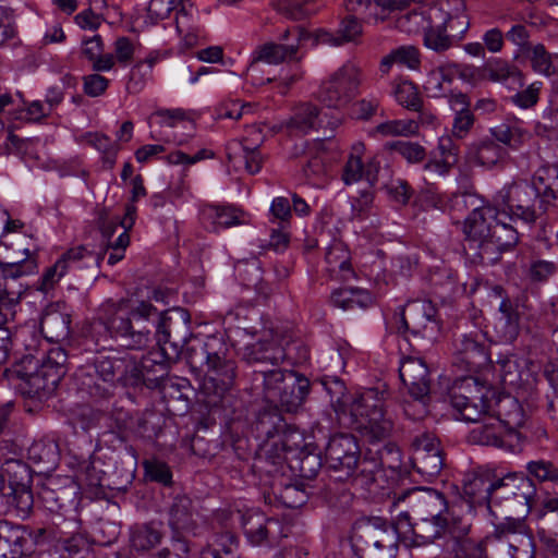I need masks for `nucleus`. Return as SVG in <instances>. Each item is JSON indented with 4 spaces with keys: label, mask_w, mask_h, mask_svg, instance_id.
<instances>
[{
    "label": "nucleus",
    "mask_w": 558,
    "mask_h": 558,
    "mask_svg": "<svg viewBox=\"0 0 558 558\" xmlns=\"http://www.w3.org/2000/svg\"><path fill=\"white\" fill-rule=\"evenodd\" d=\"M174 320L168 312H159L149 301L137 299L108 300L97 312L99 325L109 336L131 350L146 349L153 340L161 350L170 343L174 349L185 344L189 316L180 311Z\"/></svg>",
    "instance_id": "1"
},
{
    "label": "nucleus",
    "mask_w": 558,
    "mask_h": 558,
    "mask_svg": "<svg viewBox=\"0 0 558 558\" xmlns=\"http://www.w3.org/2000/svg\"><path fill=\"white\" fill-rule=\"evenodd\" d=\"M384 13L407 11L396 21L399 31L407 34L424 35V44L435 51H445L452 45V37L447 27L462 36L469 28V19L464 14L465 4L462 0H441L427 3L426 0H374Z\"/></svg>",
    "instance_id": "2"
},
{
    "label": "nucleus",
    "mask_w": 558,
    "mask_h": 558,
    "mask_svg": "<svg viewBox=\"0 0 558 558\" xmlns=\"http://www.w3.org/2000/svg\"><path fill=\"white\" fill-rule=\"evenodd\" d=\"M385 393L377 389H366L347 395L338 400L337 413L349 414L351 423L375 439H383L393 429V421L384 408Z\"/></svg>",
    "instance_id": "3"
},
{
    "label": "nucleus",
    "mask_w": 558,
    "mask_h": 558,
    "mask_svg": "<svg viewBox=\"0 0 558 558\" xmlns=\"http://www.w3.org/2000/svg\"><path fill=\"white\" fill-rule=\"evenodd\" d=\"M311 38V34L301 26L287 28L280 36L279 41H268L258 46L253 52V62H265L268 64H280L283 62L293 63L290 71L281 76L280 84L286 93L293 84L301 81L304 71L300 65L302 59L299 51L302 45Z\"/></svg>",
    "instance_id": "4"
},
{
    "label": "nucleus",
    "mask_w": 558,
    "mask_h": 558,
    "mask_svg": "<svg viewBox=\"0 0 558 558\" xmlns=\"http://www.w3.org/2000/svg\"><path fill=\"white\" fill-rule=\"evenodd\" d=\"M187 359L192 367H198L204 373L202 389L209 398L208 404L217 405L234 385V362L209 352L208 343L189 348Z\"/></svg>",
    "instance_id": "5"
},
{
    "label": "nucleus",
    "mask_w": 558,
    "mask_h": 558,
    "mask_svg": "<svg viewBox=\"0 0 558 558\" xmlns=\"http://www.w3.org/2000/svg\"><path fill=\"white\" fill-rule=\"evenodd\" d=\"M359 453V445L352 435L332 436L325 452L326 463L333 473L331 476L340 482H373L377 464L367 460L360 461Z\"/></svg>",
    "instance_id": "6"
},
{
    "label": "nucleus",
    "mask_w": 558,
    "mask_h": 558,
    "mask_svg": "<svg viewBox=\"0 0 558 558\" xmlns=\"http://www.w3.org/2000/svg\"><path fill=\"white\" fill-rule=\"evenodd\" d=\"M465 239L480 244H518V231L500 218L493 204L482 210H473L464 222Z\"/></svg>",
    "instance_id": "7"
},
{
    "label": "nucleus",
    "mask_w": 558,
    "mask_h": 558,
    "mask_svg": "<svg viewBox=\"0 0 558 558\" xmlns=\"http://www.w3.org/2000/svg\"><path fill=\"white\" fill-rule=\"evenodd\" d=\"M542 198L539 189L534 181L514 182L504 186L495 195L493 206L498 211L500 218L505 217L512 220L521 219L525 222H532L537 217L538 201Z\"/></svg>",
    "instance_id": "8"
},
{
    "label": "nucleus",
    "mask_w": 558,
    "mask_h": 558,
    "mask_svg": "<svg viewBox=\"0 0 558 558\" xmlns=\"http://www.w3.org/2000/svg\"><path fill=\"white\" fill-rule=\"evenodd\" d=\"M361 84V70L352 61H347L324 80L317 98L329 108L342 109L357 95Z\"/></svg>",
    "instance_id": "9"
},
{
    "label": "nucleus",
    "mask_w": 558,
    "mask_h": 558,
    "mask_svg": "<svg viewBox=\"0 0 558 558\" xmlns=\"http://www.w3.org/2000/svg\"><path fill=\"white\" fill-rule=\"evenodd\" d=\"M352 542L361 558H396L398 553L397 530L386 523L361 527Z\"/></svg>",
    "instance_id": "10"
},
{
    "label": "nucleus",
    "mask_w": 558,
    "mask_h": 558,
    "mask_svg": "<svg viewBox=\"0 0 558 558\" xmlns=\"http://www.w3.org/2000/svg\"><path fill=\"white\" fill-rule=\"evenodd\" d=\"M437 311L429 301L410 302L398 317V332L411 331L415 337L436 340L440 325L436 317Z\"/></svg>",
    "instance_id": "11"
},
{
    "label": "nucleus",
    "mask_w": 558,
    "mask_h": 558,
    "mask_svg": "<svg viewBox=\"0 0 558 558\" xmlns=\"http://www.w3.org/2000/svg\"><path fill=\"white\" fill-rule=\"evenodd\" d=\"M241 525L247 543L252 546L272 548L287 536L284 526L278 519L267 517L257 509L245 511Z\"/></svg>",
    "instance_id": "12"
},
{
    "label": "nucleus",
    "mask_w": 558,
    "mask_h": 558,
    "mask_svg": "<svg viewBox=\"0 0 558 558\" xmlns=\"http://www.w3.org/2000/svg\"><path fill=\"white\" fill-rule=\"evenodd\" d=\"M408 500L412 512L416 518L437 519L451 517L445 496L433 488L413 487L396 496V502Z\"/></svg>",
    "instance_id": "13"
},
{
    "label": "nucleus",
    "mask_w": 558,
    "mask_h": 558,
    "mask_svg": "<svg viewBox=\"0 0 558 558\" xmlns=\"http://www.w3.org/2000/svg\"><path fill=\"white\" fill-rule=\"evenodd\" d=\"M125 372L124 361L110 356H99L94 363V375L88 374L89 381H83L92 397L107 398L113 391L114 384Z\"/></svg>",
    "instance_id": "14"
},
{
    "label": "nucleus",
    "mask_w": 558,
    "mask_h": 558,
    "mask_svg": "<svg viewBox=\"0 0 558 558\" xmlns=\"http://www.w3.org/2000/svg\"><path fill=\"white\" fill-rule=\"evenodd\" d=\"M325 118L326 114H322L316 105L303 102L294 108L292 116L286 122V128L292 133L307 134L318 129L333 132L342 123L339 116L331 117L327 121H325Z\"/></svg>",
    "instance_id": "15"
},
{
    "label": "nucleus",
    "mask_w": 558,
    "mask_h": 558,
    "mask_svg": "<svg viewBox=\"0 0 558 558\" xmlns=\"http://www.w3.org/2000/svg\"><path fill=\"white\" fill-rule=\"evenodd\" d=\"M454 353L470 371H478L489 362L487 340L480 330L459 336L454 342Z\"/></svg>",
    "instance_id": "16"
},
{
    "label": "nucleus",
    "mask_w": 558,
    "mask_h": 558,
    "mask_svg": "<svg viewBox=\"0 0 558 558\" xmlns=\"http://www.w3.org/2000/svg\"><path fill=\"white\" fill-rule=\"evenodd\" d=\"M493 293L501 298L498 307L499 317L495 325L496 333L500 341L513 342L520 332L521 308L523 305L520 304L519 300L513 301L504 296V289L500 286L494 287Z\"/></svg>",
    "instance_id": "17"
},
{
    "label": "nucleus",
    "mask_w": 558,
    "mask_h": 558,
    "mask_svg": "<svg viewBox=\"0 0 558 558\" xmlns=\"http://www.w3.org/2000/svg\"><path fill=\"white\" fill-rule=\"evenodd\" d=\"M174 24L184 49L198 44L203 36L198 11L191 0H174Z\"/></svg>",
    "instance_id": "18"
},
{
    "label": "nucleus",
    "mask_w": 558,
    "mask_h": 558,
    "mask_svg": "<svg viewBox=\"0 0 558 558\" xmlns=\"http://www.w3.org/2000/svg\"><path fill=\"white\" fill-rule=\"evenodd\" d=\"M494 535L499 541H505L507 546H519L522 558L534 557V541L523 519L507 517L504 522L495 526Z\"/></svg>",
    "instance_id": "19"
},
{
    "label": "nucleus",
    "mask_w": 558,
    "mask_h": 558,
    "mask_svg": "<svg viewBox=\"0 0 558 558\" xmlns=\"http://www.w3.org/2000/svg\"><path fill=\"white\" fill-rule=\"evenodd\" d=\"M399 376L411 397L422 400L429 395L428 368L420 357L404 356L400 360Z\"/></svg>",
    "instance_id": "20"
},
{
    "label": "nucleus",
    "mask_w": 558,
    "mask_h": 558,
    "mask_svg": "<svg viewBox=\"0 0 558 558\" xmlns=\"http://www.w3.org/2000/svg\"><path fill=\"white\" fill-rule=\"evenodd\" d=\"M514 437L517 435L510 434V430L492 414L485 416L470 433L473 442L497 448L510 447Z\"/></svg>",
    "instance_id": "21"
},
{
    "label": "nucleus",
    "mask_w": 558,
    "mask_h": 558,
    "mask_svg": "<svg viewBox=\"0 0 558 558\" xmlns=\"http://www.w3.org/2000/svg\"><path fill=\"white\" fill-rule=\"evenodd\" d=\"M284 388L280 392H274L270 405L281 407L287 412L296 411L304 402L310 391V381L305 377L289 373Z\"/></svg>",
    "instance_id": "22"
},
{
    "label": "nucleus",
    "mask_w": 558,
    "mask_h": 558,
    "mask_svg": "<svg viewBox=\"0 0 558 558\" xmlns=\"http://www.w3.org/2000/svg\"><path fill=\"white\" fill-rule=\"evenodd\" d=\"M489 400H492L490 414L500 421L510 434L517 435V429L521 427L525 420L522 405L517 398L510 395H498L488 390Z\"/></svg>",
    "instance_id": "23"
},
{
    "label": "nucleus",
    "mask_w": 558,
    "mask_h": 558,
    "mask_svg": "<svg viewBox=\"0 0 558 558\" xmlns=\"http://www.w3.org/2000/svg\"><path fill=\"white\" fill-rule=\"evenodd\" d=\"M245 215L241 209L230 205H205L201 209V220L211 232L244 223Z\"/></svg>",
    "instance_id": "24"
},
{
    "label": "nucleus",
    "mask_w": 558,
    "mask_h": 558,
    "mask_svg": "<svg viewBox=\"0 0 558 558\" xmlns=\"http://www.w3.org/2000/svg\"><path fill=\"white\" fill-rule=\"evenodd\" d=\"M451 404L465 422L480 424L485 416L490 414L492 400L488 390L478 398L470 399L463 395H452Z\"/></svg>",
    "instance_id": "25"
},
{
    "label": "nucleus",
    "mask_w": 558,
    "mask_h": 558,
    "mask_svg": "<svg viewBox=\"0 0 558 558\" xmlns=\"http://www.w3.org/2000/svg\"><path fill=\"white\" fill-rule=\"evenodd\" d=\"M468 155L471 161L490 169L502 162L507 156V149L498 144L495 138H483L470 145Z\"/></svg>",
    "instance_id": "26"
},
{
    "label": "nucleus",
    "mask_w": 558,
    "mask_h": 558,
    "mask_svg": "<svg viewBox=\"0 0 558 558\" xmlns=\"http://www.w3.org/2000/svg\"><path fill=\"white\" fill-rule=\"evenodd\" d=\"M456 63L446 62L432 69L424 82V90L432 98H440L449 93L450 86L456 78Z\"/></svg>",
    "instance_id": "27"
},
{
    "label": "nucleus",
    "mask_w": 558,
    "mask_h": 558,
    "mask_svg": "<svg viewBox=\"0 0 558 558\" xmlns=\"http://www.w3.org/2000/svg\"><path fill=\"white\" fill-rule=\"evenodd\" d=\"M66 361L68 354L62 348L56 347L48 351L38 369V376L46 381L45 388L53 389L58 386L68 371Z\"/></svg>",
    "instance_id": "28"
},
{
    "label": "nucleus",
    "mask_w": 558,
    "mask_h": 558,
    "mask_svg": "<svg viewBox=\"0 0 558 558\" xmlns=\"http://www.w3.org/2000/svg\"><path fill=\"white\" fill-rule=\"evenodd\" d=\"M243 356L248 363H269L271 365H278L284 361L287 353L281 343L274 340L268 341L267 339H262L254 344L246 345Z\"/></svg>",
    "instance_id": "29"
},
{
    "label": "nucleus",
    "mask_w": 558,
    "mask_h": 558,
    "mask_svg": "<svg viewBox=\"0 0 558 558\" xmlns=\"http://www.w3.org/2000/svg\"><path fill=\"white\" fill-rule=\"evenodd\" d=\"M272 219L278 220V227L271 229L270 244H289L291 233L289 231L291 218V204L287 197H275L270 205Z\"/></svg>",
    "instance_id": "30"
},
{
    "label": "nucleus",
    "mask_w": 558,
    "mask_h": 558,
    "mask_svg": "<svg viewBox=\"0 0 558 558\" xmlns=\"http://www.w3.org/2000/svg\"><path fill=\"white\" fill-rule=\"evenodd\" d=\"M490 135L510 149H519L531 138V133L517 119L502 122L489 130Z\"/></svg>",
    "instance_id": "31"
},
{
    "label": "nucleus",
    "mask_w": 558,
    "mask_h": 558,
    "mask_svg": "<svg viewBox=\"0 0 558 558\" xmlns=\"http://www.w3.org/2000/svg\"><path fill=\"white\" fill-rule=\"evenodd\" d=\"M533 178L542 195V198L538 201V209L544 211L545 204L551 201L558 206V165L541 167Z\"/></svg>",
    "instance_id": "32"
},
{
    "label": "nucleus",
    "mask_w": 558,
    "mask_h": 558,
    "mask_svg": "<svg viewBox=\"0 0 558 558\" xmlns=\"http://www.w3.org/2000/svg\"><path fill=\"white\" fill-rule=\"evenodd\" d=\"M25 542V534L20 525L0 520V558H19Z\"/></svg>",
    "instance_id": "33"
},
{
    "label": "nucleus",
    "mask_w": 558,
    "mask_h": 558,
    "mask_svg": "<svg viewBox=\"0 0 558 558\" xmlns=\"http://www.w3.org/2000/svg\"><path fill=\"white\" fill-rule=\"evenodd\" d=\"M452 517H439L435 519L416 518L413 523L412 533L424 543H432L437 538L445 536L451 531Z\"/></svg>",
    "instance_id": "34"
},
{
    "label": "nucleus",
    "mask_w": 558,
    "mask_h": 558,
    "mask_svg": "<svg viewBox=\"0 0 558 558\" xmlns=\"http://www.w3.org/2000/svg\"><path fill=\"white\" fill-rule=\"evenodd\" d=\"M40 331L50 342H60L70 335V317L66 314L52 311L46 313L40 320Z\"/></svg>",
    "instance_id": "35"
},
{
    "label": "nucleus",
    "mask_w": 558,
    "mask_h": 558,
    "mask_svg": "<svg viewBox=\"0 0 558 558\" xmlns=\"http://www.w3.org/2000/svg\"><path fill=\"white\" fill-rule=\"evenodd\" d=\"M162 530L155 523L141 524L131 529L130 545L138 553L148 551L161 542Z\"/></svg>",
    "instance_id": "36"
},
{
    "label": "nucleus",
    "mask_w": 558,
    "mask_h": 558,
    "mask_svg": "<svg viewBox=\"0 0 558 558\" xmlns=\"http://www.w3.org/2000/svg\"><path fill=\"white\" fill-rule=\"evenodd\" d=\"M527 361L517 357H507L499 362V372L505 385L520 386L529 384L533 377L532 372L526 369Z\"/></svg>",
    "instance_id": "37"
},
{
    "label": "nucleus",
    "mask_w": 558,
    "mask_h": 558,
    "mask_svg": "<svg viewBox=\"0 0 558 558\" xmlns=\"http://www.w3.org/2000/svg\"><path fill=\"white\" fill-rule=\"evenodd\" d=\"M331 302L335 306L347 311L354 307H368L373 303V298L366 290L359 288H343L332 292Z\"/></svg>",
    "instance_id": "38"
},
{
    "label": "nucleus",
    "mask_w": 558,
    "mask_h": 558,
    "mask_svg": "<svg viewBox=\"0 0 558 558\" xmlns=\"http://www.w3.org/2000/svg\"><path fill=\"white\" fill-rule=\"evenodd\" d=\"M7 493H2L8 510L15 511L19 515H27L34 504L31 489L24 484H10Z\"/></svg>",
    "instance_id": "39"
},
{
    "label": "nucleus",
    "mask_w": 558,
    "mask_h": 558,
    "mask_svg": "<svg viewBox=\"0 0 558 558\" xmlns=\"http://www.w3.org/2000/svg\"><path fill=\"white\" fill-rule=\"evenodd\" d=\"M317 0H274V9L289 20H302L314 14L318 8Z\"/></svg>",
    "instance_id": "40"
},
{
    "label": "nucleus",
    "mask_w": 558,
    "mask_h": 558,
    "mask_svg": "<svg viewBox=\"0 0 558 558\" xmlns=\"http://www.w3.org/2000/svg\"><path fill=\"white\" fill-rule=\"evenodd\" d=\"M19 256H8L0 260V265L3 268V272L14 278L21 276L31 275L37 269V263L33 254L28 248L19 251Z\"/></svg>",
    "instance_id": "41"
},
{
    "label": "nucleus",
    "mask_w": 558,
    "mask_h": 558,
    "mask_svg": "<svg viewBox=\"0 0 558 558\" xmlns=\"http://www.w3.org/2000/svg\"><path fill=\"white\" fill-rule=\"evenodd\" d=\"M283 427L282 417L278 409L272 405L258 414L254 425L257 437L266 440L275 438Z\"/></svg>",
    "instance_id": "42"
},
{
    "label": "nucleus",
    "mask_w": 558,
    "mask_h": 558,
    "mask_svg": "<svg viewBox=\"0 0 558 558\" xmlns=\"http://www.w3.org/2000/svg\"><path fill=\"white\" fill-rule=\"evenodd\" d=\"M238 542L231 532L217 535L214 542L201 551L199 558H238Z\"/></svg>",
    "instance_id": "43"
},
{
    "label": "nucleus",
    "mask_w": 558,
    "mask_h": 558,
    "mask_svg": "<svg viewBox=\"0 0 558 558\" xmlns=\"http://www.w3.org/2000/svg\"><path fill=\"white\" fill-rule=\"evenodd\" d=\"M412 464L418 474L426 480L435 478L444 466L442 451L425 453L418 450L416 454H412Z\"/></svg>",
    "instance_id": "44"
},
{
    "label": "nucleus",
    "mask_w": 558,
    "mask_h": 558,
    "mask_svg": "<svg viewBox=\"0 0 558 558\" xmlns=\"http://www.w3.org/2000/svg\"><path fill=\"white\" fill-rule=\"evenodd\" d=\"M82 52L93 62V68L97 71H109L113 66V54H102V41L99 35L85 39Z\"/></svg>",
    "instance_id": "45"
},
{
    "label": "nucleus",
    "mask_w": 558,
    "mask_h": 558,
    "mask_svg": "<svg viewBox=\"0 0 558 558\" xmlns=\"http://www.w3.org/2000/svg\"><path fill=\"white\" fill-rule=\"evenodd\" d=\"M512 507L521 506L524 512H529L536 496L535 484L529 477L512 475Z\"/></svg>",
    "instance_id": "46"
},
{
    "label": "nucleus",
    "mask_w": 558,
    "mask_h": 558,
    "mask_svg": "<svg viewBox=\"0 0 558 558\" xmlns=\"http://www.w3.org/2000/svg\"><path fill=\"white\" fill-rule=\"evenodd\" d=\"M364 149L362 143L352 146V153L349 155L341 172V180L345 185H351L365 179L364 162L362 161Z\"/></svg>",
    "instance_id": "47"
},
{
    "label": "nucleus",
    "mask_w": 558,
    "mask_h": 558,
    "mask_svg": "<svg viewBox=\"0 0 558 558\" xmlns=\"http://www.w3.org/2000/svg\"><path fill=\"white\" fill-rule=\"evenodd\" d=\"M28 458L35 464H45L47 471L53 470L59 459L58 445L53 441H35L28 448Z\"/></svg>",
    "instance_id": "48"
},
{
    "label": "nucleus",
    "mask_w": 558,
    "mask_h": 558,
    "mask_svg": "<svg viewBox=\"0 0 558 558\" xmlns=\"http://www.w3.org/2000/svg\"><path fill=\"white\" fill-rule=\"evenodd\" d=\"M512 475L496 480L485 487V499H487L488 508L492 510L499 505L501 500H506L512 507Z\"/></svg>",
    "instance_id": "49"
},
{
    "label": "nucleus",
    "mask_w": 558,
    "mask_h": 558,
    "mask_svg": "<svg viewBox=\"0 0 558 558\" xmlns=\"http://www.w3.org/2000/svg\"><path fill=\"white\" fill-rule=\"evenodd\" d=\"M75 494L73 486L59 490L47 489L43 493V499L50 511L64 512L74 506Z\"/></svg>",
    "instance_id": "50"
},
{
    "label": "nucleus",
    "mask_w": 558,
    "mask_h": 558,
    "mask_svg": "<svg viewBox=\"0 0 558 558\" xmlns=\"http://www.w3.org/2000/svg\"><path fill=\"white\" fill-rule=\"evenodd\" d=\"M234 270L241 283L247 288H257L263 280L260 263L256 258L239 260Z\"/></svg>",
    "instance_id": "51"
},
{
    "label": "nucleus",
    "mask_w": 558,
    "mask_h": 558,
    "mask_svg": "<svg viewBox=\"0 0 558 558\" xmlns=\"http://www.w3.org/2000/svg\"><path fill=\"white\" fill-rule=\"evenodd\" d=\"M393 95L397 102L402 107L409 110L421 112L423 100L416 86L413 83L409 81H402L398 83L395 87Z\"/></svg>",
    "instance_id": "52"
},
{
    "label": "nucleus",
    "mask_w": 558,
    "mask_h": 558,
    "mask_svg": "<svg viewBox=\"0 0 558 558\" xmlns=\"http://www.w3.org/2000/svg\"><path fill=\"white\" fill-rule=\"evenodd\" d=\"M376 132L384 136H411L418 132V122L412 119L390 120L378 124Z\"/></svg>",
    "instance_id": "53"
},
{
    "label": "nucleus",
    "mask_w": 558,
    "mask_h": 558,
    "mask_svg": "<svg viewBox=\"0 0 558 558\" xmlns=\"http://www.w3.org/2000/svg\"><path fill=\"white\" fill-rule=\"evenodd\" d=\"M191 499L186 496L175 497L170 509V524L177 529H187L192 521Z\"/></svg>",
    "instance_id": "54"
},
{
    "label": "nucleus",
    "mask_w": 558,
    "mask_h": 558,
    "mask_svg": "<svg viewBox=\"0 0 558 558\" xmlns=\"http://www.w3.org/2000/svg\"><path fill=\"white\" fill-rule=\"evenodd\" d=\"M293 373L292 371H282L280 368H274L270 371H260L259 374L263 378V393L265 400L270 403L272 401L274 392H280L282 388L286 386V381L288 380V374Z\"/></svg>",
    "instance_id": "55"
},
{
    "label": "nucleus",
    "mask_w": 558,
    "mask_h": 558,
    "mask_svg": "<svg viewBox=\"0 0 558 558\" xmlns=\"http://www.w3.org/2000/svg\"><path fill=\"white\" fill-rule=\"evenodd\" d=\"M23 294V287L14 276L2 274L0 276V304L13 306L17 304Z\"/></svg>",
    "instance_id": "56"
},
{
    "label": "nucleus",
    "mask_w": 558,
    "mask_h": 558,
    "mask_svg": "<svg viewBox=\"0 0 558 558\" xmlns=\"http://www.w3.org/2000/svg\"><path fill=\"white\" fill-rule=\"evenodd\" d=\"M344 7L349 15H363L366 20L374 19L375 22L384 21L386 15L379 16L375 9H380L374 0H345Z\"/></svg>",
    "instance_id": "57"
},
{
    "label": "nucleus",
    "mask_w": 558,
    "mask_h": 558,
    "mask_svg": "<svg viewBox=\"0 0 558 558\" xmlns=\"http://www.w3.org/2000/svg\"><path fill=\"white\" fill-rule=\"evenodd\" d=\"M529 474L539 482H557L558 469L553 462L546 460L530 461L526 464Z\"/></svg>",
    "instance_id": "58"
},
{
    "label": "nucleus",
    "mask_w": 558,
    "mask_h": 558,
    "mask_svg": "<svg viewBox=\"0 0 558 558\" xmlns=\"http://www.w3.org/2000/svg\"><path fill=\"white\" fill-rule=\"evenodd\" d=\"M531 53V62L536 72L546 76L554 74L553 56L545 49L544 45H535Z\"/></svg>",
    "instance_id": "59"
},
{
    "label": "nucleus",
    "mask_w": 558,
    "mask_h": 558,
    "mask_svg": "<svg viewBox=\"0 0 558 558\" xmlns=\"http://www.w3.org/2000/svg\"><path fill=\"white\" fill-rule=\"evenodd\" d=\"M155 114L161 119L160 123L166 126L174 128L182 122L190 124L191 129L194 128V118L192 117V112L185 111L181 108L162 109L156 111Z\"/></svg>",
    "instance_id": "60"
},
{
    "label": "nucleus",
    "mask_w": 558,
    "mask_h": 558,
    "mask_svg": "<svg viewBox=\"0 0 558 558\" xmlns=\"http://www.w3.org/2000/svg\"><path fill=\"white\" fill-rule=\"evenodd\" d=\"M392 148L410 163L422 162L426 157L425 148L417 143L398 141L392 145Z\"/></svg>",
    "instance_id": "61"
},
{
    "label": "nucleus",
    "mask_w": 558,
    "mask_h": 558,
    "mask_svg": "<svg viewBox=\"0 0 558 558\" xmlns=\"http://www.w3.org/2000/svg\"><path fill=\"white\" fill-rule=\"evenodd\" d=\"M489 537L476 541L473 538H464L459 544L457 558H487L486 544Z\"/></svg>",
    "instance_id": "62"
},
{
    "label": "nucleus",
    "mask_w": 558,
    "mask_h": 558,
    "mask_svg": "<svg viewBox=\"0 0 558 558\" xmlns=\"http://www.w3.org/2000/svg\"><path fill=\"white\" fill-rule=\"evenodd\" d=\"M304 177L313 185H319L324 182L326 167L319 155L312 156L302 168Z\"/></svg>",
    "instance_id": "63"
},
{
    "label": "nucleus",
    "mask_w": 558,
    "mask_h": 558,
    "mask_svg": "<svg viewBox=\"0 0 558 558\" xmlns=\"http://www.w3.org/2000/svg\"><path fill=\"white\" fill-rule=\"evenodd\" d=\"M156 558H190L189 545L185 539L174 536L156 554Z\"/></svg>",
    "instance_id": "64"
}]
</instances>
